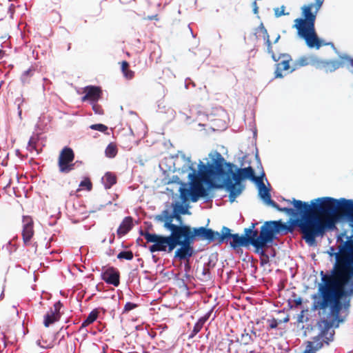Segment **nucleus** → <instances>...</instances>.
<instances>
[{"label":"nucleus","instance_id":"5fc2aeb1","mask_svg":"<svg viewBox=\"0 0 353 353\" xmlns=\"http://www.w3.org/2000/svg\"><path fill=\"white\" fill-rule=\"evenodd\" d=\"M278 326V322L275 319H273L270 323V327L271 329L276 328Z\"/></svg>","mask_w":353,"mask_h":353},{"label":"nucleus","instance_id":"4be33fe9","mask_svg":"<svg viewBox=\"0 0 353 353\" xmlns=\"http://www.w3.org/2000/svg\"><path fill=\"white\" fill-rule=\"evenodd\" d=\"M343 244L342 245H341L339 247V252H335V249L334 247H331L330 249V251H328V254L330 255V256H335V259H336V263L334 264V270L332 271V274H339L341 277H343L345 274H347L346 273H343V274H340L341 271H340V266H339V262L341 261V256L339 258L337 256V255H339V256H341V254H342V252H345L343 250Z\"/></svg>","mask_w":353,"mask_h":353},{"label":"nucleus","instance_id":"f704fd0d","mask_svg":"<svg viewBox=\"0 0 353 353\" xmlns=\"http://www.w3.org/2000/svg\"><path fill=\"white\" fill-rule=\"evenodd\" d=\"M350 307V299H345L343 303H342V309L339 312V315H343L344 321L349 314V308Z\"/></svg>","mask_w":353,"mask_h":353},{"label":"nucleus","instance_id":"49530a36","mask_svg":"<svg viewBox=\"0 0 353 353\" xmlns=\"http://www.w3.org/2000/svg\"><path fill=\"white\" fill-rule=\"evenodd\" d=\"M202 274L207 279L210 278V270L209 264L204 265L203 270H202Z\"/></svg>","mask_w":353,"mask_h":353},{"label":"nucleus","instance_id":"a878e982","mask_svg":"<svg viewBox=\"0 0 353 353\" xmlns=\"http://www.w3.org/2000/svg\"><path fill=\"white\" fill-rule=\"evenodd\" d=\"M325 343V339H323L322 335L319 334L313 339V341L308 342L305 350H310L313 353L320 350Z\"/></svg>","mask_w":353,"mask_h":353},{"label":"nucleus","instance_id":"f8f14e48","mask_svg":"<svg viewBox=\"0 0 353 353\" xmlns=\"http://www.w3.org/2000/svg\"><path fill=\"white\" fill-rule=\"evenodd\" d=\"M74 154L73 150L68 147H65L60 152L58 165L60 172L69 173L81 163L76 161L73 163Z\"/></svg>","mask_w":353,"mask_h":353},{"label":"nucleus","instance_id":"72a5a7b5","mask_svg":"<svg viewBox=\"0 0 353 353\" xmlns=\"http://www.w3.org/2000/svg\"><path fill=\"white\" fill-rule=\"evenodd\" d=\"M39 141V134L32 136L28 141L27 150L32 152L33 150L37 152V154H39V151L37 149V142Z\"/></svg>","mask_w":353,"mask_h":353},{"label":"nucleus","instance_id":"0e129e2a","mask_svg":"<svg viewBox=\"0 0 353 353\" xmlns=\"http://www.w3.org/2000/svg\"><path fill=\"white\" fill-rule=\"evenodd\" d=\"M253 11L254 13L258 12V7L256 1L253 3Z\"/></svg>","mask_w":353,"mask_h":353},{"label":"nucleus","instance_id":"39448f33","mask_svg":"<svg viewBox=\"0 0 353 353\" xmlns=\"http://www.w3.org/2000/svg\"><path fill=\"white\" fill-rule=\"evenodd\" d=\"M177 158H181L184 163L182 168H179V171L181 170L182 173L190 171L188 176L190 184V195L192 202H196L199 198L208 195L203 183L207 184L210 188H222L221 182H219V177L211 174V172H215L213 157L209 156L206 163L200 160L197 171L195 169L194 163L192 162L190 157H186L183 152H179Z\"/></svg>","mask_w":353,"mask_h":353},{"label":"nucleus","instance_id":"4c0bfd02","mask_svg":"<svg viewBox=\"0 0 353 353\" xmlns=\"http://www.w3.org/2000/svg\"><path fill=\"white\" fill-rule=\"evenodd\" d=\"M25 101H26V99L22 96L16 98V99L14 101V104L17 105V106L18 115H19L20 119H21V114H22L21 105L25 102Z\"/></svg>","mask_w":353,"mask_h":353},{"label":"nucleus","instance_id":"bf43d9fd","mask_svg":"<svg viewBox=\"0 0 353 353\" xmlns=\"http://www.w3.org/2000/svg\"><path fill=\"white\" fill-rule=\"evenodd\" d=\"M189 83H191V84L192 85V86H193V87H194V86H195L194 83V82H192V81H191V79H187L185 80V88H188V84H189Z\"/></svg>","mask_w":353,"mask_h":353},{"label":"nucleus","instance_id":"4468645a","mask_svg":"<svg viewBox=\"0 0 353 353\" xmlns=\"http://www.w3.org/2000/svg\"><path fill=\"white\" fill-rule=\"evenodd\" d=\"M154 220L164 222L163 227L165 229L170 231V234H173L175 232H181L190 227L188 225H176L172 223V212H170L168 209L163 210L160 214L156 215Z\"/></svg>","mask_w":353,"mask_h":353},{"label":"nucleus","instance_id":"37998d69","mask_svg":"<svg viewBox=\"0 0 353 353\" xmlns=\"http://www.w3.org/2000/svg\"><path fill=\"white\" fill-rule=\"evenodd\" d=\"M138 306L137 304L136 303H131V302H127L125 305H124V308H123V313H127L132 310H134V308H136Z\"/></svg>","mask_w":353,"mask_h":353},{"label":"nucleus","instance_id":"2eb2a0df","mask_svg":"<svg viewBox=\"0 0 353 353\" xmlns=\"http://www.w3.org/2000/svg\"><path fill=\"white\" fill-rule=\"evenodd\" d=\"M312 63L316 68L324 69L325 72H332L341 67H343V63L338 60H322L317 58L312 59Z\"/></svg>","mask_w":353,"mask_h":353},{"label":"nucleus","instance_id":"7ed1b4c3","mask_svg":"<svg viewBox=\"0 0 353 353\" xmlns=\"http://www.w3.org/2000/svg\"><path fill=\"white\" fill-rule=\"evenodd\" d=\"M322 283L319 284L318 294H314L312 299L314 300L313 310H325L330 307V312L327 315L337 320L338 323L344 321L343 315H339L342 309V301L343 297L353 294L350 286V279L353 278L347 274L341 277L337 274H333L343 285L341 289H338V282L333 279L330 275L326 276L322 271Z\"/></svg>","mask_w":353,"mask_h":353},{"label":"nucleus","instance_id":"f3484780","mask_svg":"<svg viewBox=\"0 0 353 353\" xmlns=\"http://www.w3.org/2000/svg\"><path fill=\"white\" fill-rule=\"evenodd\" d=\"M83 93L85 94L81 98L83 102L89 101L91 103H97L102 95V90L100 87L95 85H88L83 88Z\"/></svg>","mask_w":353,"mask_h":353},{"label":"nucleus","instance_id":"6ab92c4d","mask_svg":"<svg viewBox=\"0 0 353 353\" xmlns=\"http://www.w3.org/2000/svg\"><path fill=\"white\" fill-rule=\"evenodd\" d=\"M23 231H22V236L23 241L24 243L28 244L31 240L33 234V221L32 218L29 216H23Z\"/></svg>","mask_w":353,"mask_h":353},{"label":"nucleus","instance_id":"cd10ccee","mask_svg":"<svg viewBox=\"0 0 353 353\" xmlns=\"http://www.w3.org/2000/svg\"><path fill=\"white\" fill-rule=\"evenodd\" d=\"M259 195L263 200L264 203L271 205L272 207L274 208L275 209L281 212V209H282V208L280 207L275 201L272 200L270 191L265 187V185L264 186V188H263V191L261 192H259Z\"/></svg>","mask_w":353,"mask_h":353},{"label":"nucleus","instance_id":"c9c22d12","mask_svg":"<svg viewBox=\"0 0 353 353\" xmlns=\"http://www.w3.org/2000/svg\"><path fill=\"white\" fill-rule=\"evenodd\" d=\"M105 155L109 158H113L117 155V149L115 145L110 143L105 149Z\"/></svg>","mask_w":353,"mask_h":353},{"label":"nucleus","instance_id":"58836bf2","mask_svg":"<svg viewBox=\"0 0 353 353\" xmlns=\"http://www.w3.org/2000/svg\"><path fill=\"white\" fill-rule=\"evenodd\" d=\"M79 187L81 189H85L90 191L92 189V183L89 179L85 178V179L81 181Z\"/></svg>","mask_w":353,"mask_h":353},{"label":"nucleus","instance_id":"b1692460","mask_svg":"<svg viewBox=\"0 0 353 353\" xmlns=\"http://www.w3.org/2000/svg\"><path fill=\"white\" fill-rule=\"evenodd\" d=\"M212 312L213 308L209 310L204 316L199 318V319L194 325L193 330L190 335V338H193L196 334H197L201 331L205 322L210 319Z\"/></svg>","mask_w":353,"mask_h":353},{"label":"nucleus","instance_id":"c85d7f7f","mask_svg":"<svg viewBox=\"0 0 353 353\" xmlns=\"http://www.w3.org/2000/svg\"><path fill=\"white\" fill-rule=\"evenodd\" d=\"M35 68L30 67L27 70H25L21 75L20 81L23 85H27L30 83L31 79L35 73Z\"/></svg>","mask_w":353,"mask_h":353},{"label":"nucleus","instance_id":"f03ea898","mask_svg":"<svg viewBox=\"0 0 353 353\" xmlns=\"http://www.w3.org/2000/svg\"><path fill=\"white\" fill-rule=\"evenodd\" d=\"M210 157H213L214 161V170L215 172L211 174H215L219 177L221 187L225 188L229 192V199L230 202H234L245 189V186L241 181L245 179H250L258 184L259 192L263 191L265 184L263 182V178L265 176V172L258 154H256L258 168L261 170V176L256 177L251 166L244 168H236V172H234V165L226 162L223 157L218 152L214 151L209 154Z\"/></svg>","mask_w":353,"mask_h":353},{"label":"nucleus","instance_id":"0eeeda50","mask_svg":"<svg viewBox=\"0 0 353 353\" xmlns=\"http://www.w3.org/2000/svg\"><path fill=\"white\" fill-rule=\"evenodd\" d=\"M321 8L316 7L315 3H309L301 7L302 18L296 19L293 28L297 30L298 35L304 39L310 48L319 49L321 41L315 31V21L316 14Z\"/></svg>","mask_w":353,"mask_h":353},{"label":"nucleus","instance_id":"79ce46f5","mask_svg":"<svg viewBox=\"0 0 353 353\" xmlns=\"http://www.w3.org/2000/svg\"><path fill=\"white\" fill-rule=\"evenodd\" d=\"M335 223L336 220L332 219H327L325 223L323 221V225L325 227V231L326 230V229H333L334 228H335Z\"/></svg>","mask_w":353,"mask_h":353},{"label":"nucleus","instance_id":"774afa93","mask_svg":"<svg viewBox=\"0 0 353 353\" xmlns=\"http://www.w3.org/2000/svg\"><path fill=\"white\" fill-rule=\"evenodd\" d=\"M303 353H313V352H312V350H304V352Z\"/></svg>","mask_w":353,"mask_h":353},{"label":"nucleus","instance_id":"9d476101","mask_svg":"<svg viewBox=\"0 0 353 353\" xmlns=\"http://www.w3.org/2000/svg\"><path fill=\"white\" fill-rule=\"evenodd\" d=\"M290 225H292V229L294 225L299 226L302 238L310 246L315 245L316 237L322 236L325 233L323 220L314 212L302 216L301 219H290Z\"/></svg>","mask_w":353,"mask_h":353},{"label":"nucleus","instance_id":"a211bd4d","mask_svg":"<svg viewBox=\"0 0 353 353\" xmlns=\"http://www.w3.org/2000/svg\"><path fill=\"white\" fill-rule=\"evenodd\" d=\"M102 279L108 284L117 287L120 283L119 272L114 268H108L101 274Z\"/></svg>","mask_w":353,"mask_h":353},{"label":"nucleus","instance_id":"5701e85b","mask_svg":"<svg viewBox=\"0 0 353 353\" xmlns=\"http://www.w3.org/2000/svg\"><path fill=\"white\" fill-rule=\"evenodd\" d=\"M280 59L282 57L283 59L277 64L276 70L275 71V77L281 78L283 77L282 70H286L289 69L290 65L289 61L290 60V57L288 54H280Z\"/></svg>","mask_w":353,"mask_h":353},{"label":"nucleus","instance_id":"bb28decb","mask_svg":"<svg viewBox=\"0 0 353 353\" xmlns=\"http://www.w3.org/2000/svg\"><path fill=\"white\" fill-rule=\"evenodd\" d=\"M259 195L263 200L264 203L271 205L272 207L274 208L275 209L281 212V209H282V208L280 207L275 201L272 200L270 191L265 187V185L264 186V188H263V191L261 192H259Z\"/></svg>","mask_w":353,"mask_h":353},{"label":"nucleus","instance_id":"423d86ee","mask_svg":"<svg viewBox=\"0 0 353 353\" xmlns=\"http://www.w3.org/2000/svg\"><path fill=\"white\" fill-rule=\"evenodd\" d=\"M254 232L256 235L254 237V252L261 257L265 258V260H261V265L266 263L269 260V256L264 249L272 245L274 240L277 239L276 235L286 234L292 232V225H287L281 220L265 221L261 228L260 234L254 228Z\"/></svg>","mask_w":353,"mask_h":353},{"label":"nucleus","instance_id":"ea45409f","mask_svg":"<svg viewBox=\"0 0 353 353\" xmlns=\"http://www.w3.org/2000/svg\"><path fill=\"white\" fill-rule=\"evenodd\" d=\"M274 15L276 17H280L283 15H288L289 12H285V6H282L281 8H276L274 9Z\"/></svg>","mask_w":353,"mask_h":353},{"label":"nucleus","instance_id":"6e6d98bb","mask_svg":"<svg viewBox=\"0 0 353 353\" xmlns=\"http://www.w3.org/2000/svg\"><path fill=\"white\" fill-rule=\"evenodd\" d=\"M304 310H302L301 314H299L298 317H297V321L299 323H303V318H304Z\"/></svg>","mask_w":353,"mask_h":353},{"label":"nucleus","instance_id":"13d9d810","mask_svg":"<svg viewBox=\"0 0 353 353\" xmlns=\"http://www.w3.org/2000/svg\"><path fill=\"white\" fill-rule=\"evenodd\" d=\"M129 66V64L128 62L126 61H123L122 63V70L123 72H125V71L128 70V68Z\"/></svg>","mask_w":353,"mask_h":353},{"label":"nucleus","instance_id":"c03bdc74","mask_svg":"<svg viewBox=\"0 0 353 353\" xmlns=\"http://www.w3.org/2000/svg\"><path fill=\"white\" fill-rule=\"evenodd\" d=\"M308 64V59L305 57H302L299 58L296 62V65L299 67L305 66L307 65Z\"/></svg>","mask_w":353,"mask_h":353},{"label":"nucleus","instance_id":"f257e3e1","mask_svg":"<svg viewBox=\"0 0 353 353\" xmlns=\"http://www.w3.org/2000/svg\"><path fill=\"white\" fill-rule=\"evenodd\" d=\"M141 235L143 236L148 243H153L149 246L150 252H162L171 253L178 245L180 246L174 253V259L179 261H189L194 254L192 244L196 237L201 240H207L209 242L208 236L210 233L207 232L205 227L193 228L189 227L181 232L173 233L168 236L150 233L148 231L141 230Z\"/></svg>","mask_w":353,"mask_h":353},{"label":"nucleus","instance_id":"a18cd8bd","mask_svg":"<svg viewBox=\"0 0 353 353\" xmlns=\"http://www.w3.org/2000/svg\"><path fill=\"white\" fill-rule=\"evenodd\" d=\"M302 303V299L301 297H298L297 299H294L292 301H289V305L291 308L297 307Z\"/></svg>","mask_w":353,"mask_h":353},{"label":"nucleus","instance_id":"4d7b16f0","mask_svg":"<svg viewBox=\"0 0 353 353\" xmlns=\"http://www.w3.org/2000/svg\"><path fill=\"white\" fill-rule=\"evenodd\" d=\"M319 40H320L321 43V47L322 46H331L334 49H335V47H334V45L333 43H332V42L325 43V42H324L323 41H322L321 39H319Z\"/></svg>","mask_w":353,"mask_h":353},{"label":"nucleus","instance_id":"3c124183","mask_svg":"<svg viewBox=\"0 0 353 353\" xmlns=\"http://www.w3.org/2000/svg\"><path fill=\"white\" fill-rule=\"evenodd\" d=\"M43 80L44 81V83L43 85V91L49 90H50V84L51 83L50 81L46 78H43Z\"/></svg>","mask_w":353,"mask_h":353},{"label":"nucleus","instance_id":"aec40b11","mask_svg":"<svg viewBox=\"0 0 353 353\" xmlns=\"http://www.w3.org/2000/svg\"><path fill=\"white\" fill-rule=\"evenodd\" d=\"M257 33L262 34L263 38L265 41V43L267 46L268 52L269 54H271L272 58L273 59V60L276 62L279 61L280 60V57H277L273 52L272 48V43L270 40L269 34L268 33L267 30L265 28V27L263 26V25L262 23L258 28Z\"/></svg>","mask_w":353,"mask_h":353},{"label":"nucleus","instance_id":"680f3d73","mask_svg":"<svg viewBox=\"0 0 353 353\" xmlns=\"http://www.w3.org/2000/svg\"><path fill=\"white\" fill-rule=\"evenodd\" d=\"M315 1H316V7L318 9L322 7L324 0H315Z\"/></svg>","mask_w":353,"mask_h":353},{"label":"nucleus","instance_id":"393cba45","mask_svg":"<svg viewBox=\"0 0 353 353\" xmlns=\"http://www.w3.org/2000/svg\"><path fill=\"white\" fill-rule=\"evenodd\" d=\"M132 218L125 217L117 229V234L120 236L125 235L132 229Z\"/></svg>","mask_w":353,"mask_h":353},{"label":"nucleus","instance_id":"a19ab883","mask_svg":"<svg viewBox=\"0 0 353 353\" xmlns=\"http://www.w3.org/2000/svg\"><path fill=\"white\" fill-rule=\"evenodd\" d=\"M90 128L102 132H104L108 130V127L101 123L93 124L90 126Z\"/></svg>","mask_w":353,"mask_h":353},{"label":"nucleus","instance_id":"e433bc0d","mask_svg":"<svg viewBox=\"0 0 353 353\" xmlns=\"http://www.w3.org/2000/svg\"><path fill=\"white\" fill-rule=\"evenodd\" d=\"M133 252L130 250L121 251L117 254V259L120 260L125 259L128 261H130L133 259Z\"/></svg>","mask_w":353,"mask_h":353},{"label":"nucleus","instance_id":"7c9ffc66","mask_svg":"<svg viewBox=\"0 0 353 353\" xmlns=\"http://www.w3.org/2000/svg\"><path fill=\"white\" fill-rule=\"evenodd\" d=\"M99 310L94 309L90 312L87 318L83 321L81 325L80 329L84 328L91 323H94L98 318Z\"/></svg>","mask_w":353,"mask_h":353},{"label":"nucleus","instance_id":"412c9836","mask_svg":"<svg viewBox=\"0 0 353 353\" xmlns=\"http://www.w3.org/2000/svg\"><path fill=\"white\" fill-rule=\"evenodd\" d=\"M292 203L296 210L301 214L302 216L308 215L313 212L312 203L309 205L306 202H303L300 200L293 199Z\"/></svg>","mask_w":353,"mask_h":353},{"label":"nucleus","instance_id":"20e7f679","mask_svg":"<svg viewBox=\"0 0 353 353\" xmlns=\"http://www.w3.org/2000/svg\"><path fill=\"white\" fill-rule=\"evenodd\" d=\"M322 283L319 284L318 294H314L312 299L314 300L313 310H325L330 307V312L327 315L337 320L338 323L344 321L343 315H339L342 309V301L343 297L353 294L350 286V279L353 278L347 274L341 277L337 274H333L343 285L341 289H338V282L333 279L330 275L326 276L322 271Z\"/></svg>","mask_w":353,"mask_h":353},{"label":"nucleus","instance_id":"ddd939ff","mask_svg":"<svg viewBox=\"0 0 353 353\" xmlns=\"http://www.w3.org/2000/svg\"><path fill=\"white\" fill-rule=\"evenodd\" d=\"M340 323L337 320H334L333 317L330 315L327 316L326 319L321 320L319 323V326L321 330V335L325 339V343L329 345L331 341L334 340V330H332L333 327H339Z\"/></svg>","mask_w":353,"mask_h":353},{"label":"nucleus","instance_id":"864d4df0","mask_svg":"<svg viewBox=\"0 0 353 353\" xmlns=\"http://www.w3.org/2000/svg\"><path fill=\"white\" fill-rule=\"evenodd\" d=\"M175 219L177 221L181 223L182 222V218L181 216V214L172 212V220Z\"/></svg>","mask_w":353,"mask_h":353},{"label":"nucleus","instance_id":"9b49d317","mask_svg":"<svg viewBox=\"0 0 353 353\" xmlns=\"http://www.w3.org/2000/svg\"><path fill=\"white\" fill-rule=\"evenodd\" d=\"M352 236L353 237V228ZM343 250L341 256V261L339 262L340 274L346 273L350 276H353V239H348L343 243ZM339 258L340 256L337 255Z\"/></svg>","mask_w":353,"mask_h":353},{"label":"nucleus","instance_id":"603ef678","mask_svg":"<svg viewBox=\"0 0 353 353\" xmlns=\"http://www.w3.org/2000/svg\"><path fill=\"white\" fill-rule=\"evenodd\" d=\"M123 74H124V76L127 79H132L134 77V73L133 71L128 70L125 71V72H123Z\"/></svg>","mask_w":353,"mask_h":353},{"label":"nucleus","instance_id":"8fccbe9b","mask_svg":"<svg viewBox=\"0 0 353 353\" xmlns=\"http://www.w3.org/2000/svg\"><path fill=\"white\" fill-rule=\"evenodd\" d=\"M281 212H284L288 214L293 215V216L297 215V212L294 209H292V208H282V209H281Z\"/></svg>","mask_w":353,"mask_h":353},{"label":"nucleus","instance_id":"69168bd1","mask_svg":"<svg viewBox=\"0 0 353 353\" xmlns=\"http://www.w3.org/2000/svg\"><path fill=\"white\" fill-rule=\"evenodd\" d=\"M35 128H36V130L37 131H42L43 130V128H41V125L37 123L35 125Z\"/></svg>","mask_w":353,"mask_h":353},{"label":"nucleus","instance_id":"052dcab7","mask_svg":"<svg viewBox=\"0 0 353 353\" xmlns=\"http://www.w3.org/2000/svg\"><path fill=\"white\" fill-rule=\"evenodd\" d=\"M342 59H346L347 61H348L350 62V63L351 64V65L353 66V59L350 58L348 56L342 57Z\"/></svg>","mask_w":353,"mask_h":353},{"label":"nucleus","instance_id":"2f4dec72","mask_svg":"<svg viewBox=\"0 0 353 353\" xmlns=\"http://www.w3.org/2000/svg\"><path fill=\"white\" fill-rule=\"evenodd\" d=\"M102 181L105 189H110L117 182L116 176L112 173L107 172L102 178Z\"/></svg>","mask_w":353,"mask_h":353},{"label":"nucleus","instance_id":"6e6552de","mask_svg":"<svg viewBox=\"0 0 353 353\" xmlns=\"http://www.w3.org/2000/svg\"><path fill=\"white\" fill-rule=\"evenodd\" d=\"M312 210L322 214L334 216L339 210L343 212V218L353 228V199L332 197H322L312 201Z\"/></svg>","mask_w":353,"mask_h":353},{"label":"nucleus","instance_id":"dca6fc26","mask_svg":"<svg viewBox=\"0 0 353 353\" xmlns=\"http://www.w3.org/2000/svg\"><path fill=\"white\" fill-rule=\"evenodd\" d=\"M63 304L60 301L56 302L53 308H50V310L43 316V325L46 327H48L50 325L59 321L61 319L60 310L62 307Z\"/></svg>","mask_w":353,"mask_h":353},{"label":"nucleus","instance_id":"338daca9","mask_svg":"<svg viewBox=\"0 0 353 353\" xmlns=\"http://www.w3.org/2000/svg\"><path fill=\"white\" fill-rule=\"evenodd\" d=\"M350 286H351V291L353 292V282L350 281Z\"/></svg>","mask_w":353,"mask_h":353},{"label":"nucleus","instance_id":"de8ad7c7","mask_svg":"<svg viewBox=\"0 0 353 353\" xmlns=\"http://www.w3.org/2000/svg\"><path fill=\"white\" fill-rule=\"evenodd\" d=\"M92 105V110L97 114H103V109L101 105H98L97 103H90Z\"/></svg>","mask_w":353,"mask_h":353},{"label":"nucleus","instance_id":"473e14b6","mask_svg":"<svg viewBox=\"0 0 353 353\" xmlns=\"http://www.w3.org/2000/svg\"><path fill=\"white\" fill-rule=\"evenodd\" d=\"M257 335L256 332L252 330L251 334L249 333H243L241 334V343L244 345H248L252 343L254 339L256 338Z\"/></svg>","mask_w":353,"mask_h":353},{"label":"nucleus","instance_id":"1a4fd4ad","mask_svg":"<svg viewBox=\"0 0 353 353\" xmlns=\"http://www.w3.org/2000/svg\"><path fill=\"white\" fill-rule=\"evenodd\" d=\"M256 224L257 223H252L249 228H245L244 235L243 236H240L239 234H232L231 230L225 226L221 228V232L207 228V232L210 233L208 236L209 243L214 242L221 245L230 241V245L233 249L246 247L249 245H252L254 248V237L256 235V233L254 232V228H255Z\"/></svg>","mask_w":353,"mask_h":353},{"label":"nucleus","instance_id":"09e8293b","mask_svg":"<svg viewBox=\"0 0 353 353\" xmlns=\"http://www.w3.org/2000/svg\"><path fill=\"white\" fill-rule=\"evenodd\" d=\"M179 191L183 202H185L187 200L188 194H190V190L183 188H180Z\"/></svg>","mask_w":353,"mask_h":353},{"label":"nucleus","instance_id":"e2e57ef3","mask_svg":"<svg viewBox=\"0 0 353 353\" xmlns=\"http://www.w3.org/2000/svg\"><path fill=\"white\" fill-rule=\"evenodd\" d=\"M188 262L185 264V271L186 272H188L190 270V265L189 263V261H187Z\"/></svg>","mask_w":353,"mask_h":353},{"label":"nucleus","instance_id":"c756f323","mask_svg":"<svg viewBox=\"0 0 353 353\" xmlns=\"http://www.w3.org/2000/svg\"><path fill=\"white\" fill-rule=\"evenodd\" d=\"M188 204L183 205L179 202H175L172 203V212L177 213L179 214H190L188 210Z\"/></svg>","mask_w":353,"mask_h":353}]
</instances>
